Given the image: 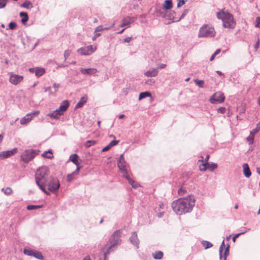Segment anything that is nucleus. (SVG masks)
<instances>
[{"instance_id":"obj_1","label":"nucleus","mask_w":260,"mask_h":260,"mask_svg":"<svg viewBox=\"0 0 260 260\" xmlns=\"http://www.w3.org/2000/svg\"><path fill=\"white\" fill-rule=\"evenodd\" d=\"M195 200L193 196L180 198L174 201L172 207L174 211L178 215L190 212L194 206Z\"/></svg>"},{"instance_id":"obj_2","label":"nucleus","mask_w":260,"mask_h":260,"mask_svg":"<svg viewBox=\"0 0 260 260\" xmlns=\"http://www.w3.org/2000/svg\"><path fill=\"white\" fill-rule=\"evenodd\" d=\"M49 175V169L45 166L39 168L35 174V181L39 188L46 194H49V192L46 188V184Z\"/></svg>"},{"instance_id":"obj_3","label":"nucleus","mask_w":260,"mask_h":260,"mask_svg":"<svg viewBox=\"0 0 260 260\" xmlns=\"http://www.w3.org/2000/svg\"><path fill=\"white\" fill-rule=\"evenodd\" d=\"M121 231L120 230H116L112 234L109 241L103 248L105 258L107 255L114 250L121 243Z\"/></svg>"},{"instance_id":"obj_4","label":"nucleus","mask_w":260,"mask_h":260,"mask_svg":"<svg viewBox=\"0 0 260 260\" xmlns=\"http://www.w3.org/2000/svg\"><path fill=\"white\" fill-rule=\"evenodd\" d=\"M217 17L221 19L223 22V25L226 28H234L235 25V22L232 15L229 13L221 10L217 13Z\"/></svg>"},{"instance_id":"obj_5","label":"nucleus","mask_w":260,"mask_h":260,"mask_svg":"<svg viewBox=\"0 0 260 260\" xmlns=\"http://www.w3.org/2000/svg\"><path fill=\"white\" fill-rule=\"evenodd\" d=\"M39 150L26 149L21 153V159L24 162L27 163L39 154Z\"/></svg>"},{"instance_id":"obj_6","label":"nucleus","mask_w":260,"mask_h":260,"mask_svg":"<svg viewBox=\"0 0 260 260\" xmlns=\"http://www.w3.org/2000/svg\"><path fill=\"white\" fill-rule=\"evenodd\" d=\"M214 28L208 25H204L199 30V37H212L215 35Z\"/></svg>"},{"instance_id":"obj_7","label":"nucleus","mask_w":260,"mask_h":260,"mask_svg":"<svg viewBox=\"0 0 260 260\" xmlns=\"http://www.w3.org/2000/svg\"><path fill=\"white\" fill-rule=\"evenodd\" d=\"M10 83L14 85H17L20 84L24 79V77L22 75L16 74L13 72L9 73Z\"/></svg>"},{"instance_id":"obj_8","label":"nucleus","mask_w":260,"mask_h":260,"mask_svg":"<svg viewBox=\"0 0 260 260\" xmlns=\"http://www.w3.org/2000/svg\"><path fill=\"white\" fill-rule=\"evenodd\" d=\"M225 100V96L221 91H217L215 92L212 97L210 99L209 101L212 104L221 103Z\"/></svg>"},{"instance_id":"obj_9","label":"nucleus","mask_w":260,"mask_h":260,"mask_svg":"<svg viewBox=\"0 0 260 260\" xmlns=\"http://www.w3.org/2000/svg\"><path fill=\"white\" fill-rule=\"evenodd\" d=\"M40 114V111L36 110L32 112L27 114L24 117L20 120V124L25 125L31 121L34 117H37Z\"/></svg>"},{"instance_id":"obj_10","label":"nucleus","mask_w":260,"mask_h":260,"mask_svg":"<svg viewBox=\"0 0 260 260\" xmlns=\"http://www.w3.org/2000/svg\"><path fill=\"white\" fill-rule=\"evenodd\" d=\"M117 166L121 173L123 174V175H126L128 173L126 167V162L124 160L123 154H121L120 155L117 164Z\"/></svg>"},{"instance_id":"obj_11","label":"nucleus","mask_w":260,"mask_h":260,"mask_svg":"<svg viewBox=\"0 0 260 260\" xmlns=\"http://www.w3.org/2000/svg\"><path fill=\"white\" fill-rule=\"evenodd\" d=\"M48 190L51 192L57 190L60 186L59 181L56 178H52L48 183Z\"/></svg>"},{"instance_id":"obj_12","label":"nucleus","mask_w":260,"mask_h":260,"mask_svg":"<svg viewBox=\"0 0 260 260\" xmlns=\"http://www.w3.org/2000/svg\"><path fill=\"white\" fill-rule=\"evenodd\" d=\"M199 169L201 171H205L208 170L210 171H214L217 168V165L215 163L201 164L199 166Z\"/></svg>"},{"instance_id":"obj_13","label":"nucleus","mask_w":260,"mask_h":260,"mask_svg":"<svg viewBox=\"0 0 260 260\" xmlns=\"http://www.w3.org/2000/svg\"><path fill=\"white\" fill-rule=\"evenodd\" d=\"M24 253L26 255L34 256L36 258L40 259H43V256L42 253L40 251L30 249H25L24 250Z\"/></svg>"},{"instance_id":"obj_14","label":"nucleus","mask_w":260,"mask_h":260,"mask_svg":"<svg viewBox=\"0 0 260 260\" xmlns=\"http://www.w3.org/2000/svg\"><path fill=\"white\" fill-rule=\"evenodd\" d=\"M70 160L72 161L76 166L77 169L75 171V174H78L80 167H79L80 162H79V156L76 154H72L70 157Z\"/></svg>"},{"instance_id":"obj_15","label":"nucleus","mask_w":260,"mask_h":260,"mask_svg":"<svg viewBox=\"0 0 260 260\" xmlns=\"http://www.w3.org/2000/svg\"><path fill=\"white\" fill-rule=\"evenodd\" d=\"M30 72L35 73L36 76L40 77L42 76L45 72V70L43 68H35L29 69Z\"/></svg>"},{"instance_id":"obj_16","label":"nucleus","mask_w":260,"mask_h":260,"mask_svg":"<svg viewBox=\"0 0 260 260\" xmlns=\"http://www.w3.org/2000/svg\"><path fill=\"white\" fill-rule=\"evenodd\" d=\"M17 152V149L16 148H15L11 150L2 152L0 155L3 158H8L13 155Z\"/></svg>"},{"instance_id":"obj_17","label":"nucleus","mask_w":260,"mask_h":260,"mask_svg":"<svg viewBox=\"0 0 260 260\" xmlns=\"http://www.w3.org/2000/svg\"><path fill=\"white\" fill-rule=\"evenodd\" d=\"M135 18L126 17L124 18L122 20V23L120 25L121 27H124L129 25L131 23L135 21Z\"/></svg>"},{"instance_id":"obj_18","label":"nucleus","mask_w":260,"mask_h":260,"mask_svg":"<svg viewBox=\"0 0 260 260\" xmlns=\"http://www.w3.org/2000/svg\"><path fill=\"white\" fill-rule=\"evenodd\" d=\"M80 72L82 74L84 75H94L97 72V70L94 68H89V69H83L81 68L80 69Z\"/></svg>"},{"instance_id":"obj_19","label":"nucleus","mask_w":260,"mask_h":260,"mask_svg":"<svg viewBox=\"0 0 260 260\" xmlns=\"http://www.w3.org/2000/svg\"><path fill=\"white\" fill-rule=\"evenodd\" d=\"M69 106V103L68 101L65 100L63 101L60 104L59 108L58 109L62 114H64V113L67 111L68 107Z\"/></svg>"},{"instance_id":"obj_20","label":"nucleus","mask_w":260,"mask_h":260,"mask_svg":"<svg viewBox=\"0 0 260 260\" xmlns=\"http://www.w3.org/2000/svg\"><path fill=\"white\" fill-rule=\"evenodd\" d=\"M123 176L127 180L129 183L133 187L137 188L139 187V184L129 177L128 173L126 175H123Z\"/></svg>"},{"instance_id":"obj_21","label":"nucleus","mask_w":260,"mask_h":260,"mask_svg":"<svg viewBox=\"0 0 260 260\" xmlns=\"http://www.w3.org/2000/svg\"><path fill=\"white\" fill-rule=\"evenodd\" d=\"M62 115L63 114H62V113H61V112L57 109L52 113L48 114L47 116L55 119H58L59 117Z\"/></svg>"},{"instance_id":"obj_22","label":"nucleus","mask_w":260,"mask_h":260,"mask_svg":"<svg viewBox=\"0 0 260 260\" xmlns=\"http://www.w3.org/2000/svg\"><path fill=\"white\" fill-rule=\"evenodd\" d=\"M158 74V71L156 69H152L144 73L145 76L147 77H155Z\"/></svg>"},{"instance_id":"obj_23","label":"nucleus","mask_w":260,"mask_h":260,"mask_svg":"<svg viewBox=\"0 0 260 260\" xmlns=\"http://www.w3.org/2000/svg\"><path fill=\"white\" fill-rule=\"evenodd\" d=\"M131 243L136 246H138L139 244V240L138 238L137 234L136 232H133L130 238Z\"/></svg>"},{"instance_id":"obj_24","label":"nucleus","mask_w":260,"mask_h":260,"mask_svg":"<svg viewBox=\"0 0 260 260\" xmlns=\"http://www.w3.org/2000/svg\"><path fill=\"white\" fill-rule=\"evenodd\" d=\"M243 172L244 175L246 177L248 178L251 176V172L248 165L247 164H244L243 165Z\"/></svg>"},{"instance_id":"obj_25","label":"nucleus","mask_w":260,"mask_h":260,"mask_svg":"<svg viewBox=\"0 0 260 260\" xmlns=\"http://www.w3.org/2000/svg\"><path fill=\"white\" fill-rule=\"evenodd\" d=\"M163 8L166 10H170L173 7L172 0H166L163 4Z\"/></svg>"},{"instance_id":"obj_26","label":"nucleus","mask_w":260,"mask_h":260,"mask_svg":"<svg viewBox=\"0 0 260 260\" xmlns=\"http://www.w3.org/2000/svg\"><path fill=\"white\" fill-rule=\"evenodd\" d=\"M87 100V99L86 97L83 96L81 98L79 102L76 105L75 108L78 109L82 107L83 105L86 103Z\"/></svg>"},{"instance_id":"obj_27","label":"nucleus","mask_w":260,"mask_h":260,"mask_svg":"<svg viewBox=\"0 0 260 260\" xmlns=\"http://www.w3.org/2000/svg\"><path fill=\"white\" fill-rule=\"evenodd\" d=\"M42 156L44 158L51 159L53 157L52 152L51 150L45 151L42 154Z\"/></svg>"},{"instance_id":"obj_28","label":"nucleus","mask_w":260,"mask_h":260,"mask_svg":"<svg viewBox=\"0 0 260 260\" xmlns=\"http://www.w3.org/2000/svg\"><path fill=\"white\" fill-rule=\"evenodd\" d=\"M78 52L81 55H90V52H89L86 47L80 48L78 50Z\"/></svg>"},{"instance_id":"obj_29","label":"nucleus","mask_w":260,"mask_h":260,"mask_svg":"<svg viewBox=\"0 0 260 260\" xmlns=\"http://www.w3.org/2000/svg\"><path fill=\"white\" fill-rule=\"evenodd\" d=\"M20 17H22L21 22L23 24H25L28 20V16L26 13L21 12L20 13Z\"/></svg>"},{"instance_id":"obj_30","label":"nucleus","mask_w":260,"mask_h":260,"mask_svg":"<svg viewBox=\"0 0 260 260\" xmlns=\"http://www.w3.org/2000/svg\"><path fill=\"white\" fill-rule=\"evenodd\" d=\"M151 96V94L149 91L143 92L140 93L139 96V100H141L144 98L146 97H150Z\"/></svg>"},{"instance_id":"obj_31","label":"nucleus","mask_w":260,"mask_h":260,"mask_svg":"<svg viewBox=\"0 0 260 260\" xmlns=\"http://www.w3.org/2000/svg\"><path fill=\"white\" fill-rule=\"evenodd\" d=\"M162 256L163 253L160 251L155 252L153 254V256L154 258L156 259H161L162 257Z\"/></svg>"},{"instance_id":"obj_32","label":"nucleus","mask_w":260,"mask_h":260,"mask_svg":"<svg viewBox=\"0 0 260 260\" xmlns=\"http://www.w3.org/2000/svg\"><path fill=\"white\" fill-rule=\"evenodd\" d=\"M202 245L205 249H207L212 247L213 245L212 243L208 241H204L202 242Z\"/></svg>"},{"instance_id":"obj_33","label":"nucleus","mask_w":260,"mask_h":260,"mask_svg":"<svg viewBox=\"0 0 260 260\" xmlns=\"http://www.w3.org/2000/svg\"><path fill=\"white\" fill-rule=\"evenodd\" d=\"M96 144V142L94 140H88L86 142L85 146L88 148L91 146H93Z\"/></svg>"},{"instance_id":"obj_34","label":"nucleus","mask_w":260,"mask_h":260,"mask_svg":"<svg viewBox=\"0 0 260 260\" xmlns=\"http://www.w3.org/2000/svg\"><path fill=\"white\" fill-rule=\"evenodd\" d=\"M229 253H230V250H229V246L225 248V249L224 250V254H223V260L226 259L227 256L229 255Z\"/></svg>"},{"instance_id":"obj_35","label":"nucleus","mask_w":260,"mask_h":260,"mask_svg":"<svg viewBox=\"0 0 260 260\" xmlns=\"http://www.w3.org/2000/svg\"><path fill=\"white\" fill-rule=\"evenodd\" d=\"M59 87V84L57 83H54L53 84V88H54V91L51 92L50 94L54 95L55 93L57 91L58 88Z\"/></svg>"},{"instance_id":"obj_36","label":"nucleus","mask_w":260,"mask_h":260,"mask_svg":"<svg viewBox=\"0 0 260 260\" xmlns=\"http://www.w3.org/2000/svg\"><path fill=\"white\" fill-rule=\"evenodd\" d=\"M89 52H90V54L96 50V47H93L92 45H89L86 47Z\"/></svg>"},{"instance_id":"obj_37","label":"nucleus","mask_w":260,"mask_h":260,"mask_svg":"<svg viewBox=\"0 0 260 260\" xmlns=\"http://www.w3.org/2000/svg\"><path fill=\"white\" fill-rule=\"evenodd\" d=\"M194 82L199 87L203 88L204 87V82L203 80H195Z\"/></svg>"},{"instance_id":"obj_38","label":"nucleus","mask_w":260,"mask_h":260,"mask_svg":"<svg viewBox=\"0 0 260 260\" xmlns=\"http://www.w3.org/2000/svg\"><path fill=\"white\" fill-rule=\"evenodd\" d=\"M41 207H42V206L29 205L27 207V209L28 210H31L40 208Z\"/></svg>"},{"instance_id":"obj_39","label":"nucleus","mask_w":260,"mask_h":260,"mask_svg":"<svg viewBox=\"0 0 260 260\" xmlns=\"http://www.w3.org/2000/svg\"><path fill=\"white\" fill-rule=\"evenodd\" d=\"M109 28H110V27H106L104 28L103 26L100 25V26H98L96 28L95 32H96L98 31H102L104 29L107 30V29H109Z\"/></svg>"},{"instance_id":"obj_40","label":"nucleus","mask_w":260,"mask_h":260,"mask_svg":"<svg viewBox=\"0 0 260 260\" xmlns=\"http://www.w3.org/2000/svg\"><path fill=\"white\" fill-rule=\"evenodd\" d=\"M22 7L27 9H30L32 7V6L29 2H25L22 4Z\"/></svg>"},{"instance_id":"obj_41","label":"nucleus","mask_w":260,"mask_h":260,"mask_svg":"<svg viewBox=\"0 0 260 260\" xmlns=\"http://www.w3.org/2000/svg\"><path fill=\"white\" fill-rule=\"evenodd\" d=\"M202 159H200L199 161L201 162L202 164H207L208 163V160H209V155H207L205 159V160H204L203 159V156H201Z\"/></svg>"},{"instance_id":"obj_42","label":"nucleus","mask_w":260,"mask_h":260,"mask_svg":"<svg viewBox=\"0 0 260 260\" xmlns=\"http://www.w3.org/2000/svg\"><path fill=\"white\" fill-rule=\"evenodd\" d=\"M77 174H75V172H74L72 174L68 175V176H67V181H69V182L71 181L74 179L73 176L74 175H77Z\"/></svg>"},{"instance_id":"obj_43","label":"nucleus","mask_w":260,"mask_h":260,"mask_svg":"<svg viewBox=\"0 0 260 260\" xmlns=\"http://www.w3.org/2000/svg\"><path fill=\"white\" fill-rule=\"evenodd\" d=\"M7 0H0V9L4 8L6 6Z\"/></svg>"},{"instance_id":"obj_44","label":"nucleus","mask_w":260,"mask_h":260,"mask_svg":"<svg viewBox=\"0 0 260 260\" xmlns=\"http://www.w3.org/2000/svg\"><path fill=\"white\" fill-rule=\"evenodd\" d=\"M253 139H254V136L251 135H250L249 136H248L247 138V140L249 144H251L253 143Z\"/></svg>"},{"instance_id":"obj_45","label":"nucleus","mask_w":260,"mask_h":260,"mask_svg":"<svg viewBox=\"0 0 260 260\" xmlns=\"http://www.w3.org/2000/svg\"><path fill=\"white\" fill-rule=\"evenodd\" d=\"M118 143L119 141L113 140L109 144L111 146V147H112L113 146L116 145Z\"/></svg>"},{"instance_id":"obj_46","label":"nucleus","mask_w":260,"mask_h":260,"mask_svg":"<svg viewBox=\"0 0 260 260\" xmlns=\"http://www.w3.org/2000/svg\"><path fill=\"white\" fill-rule=\"evenodd\" d=\"M217 111L220 113H225L226 112V109L224 107H220L217 109Z\"/></svg>"},{"instance_id":"obj_47","label":"nucleus","mask_w":260,"mask_h":260,"mask_svg":"<svg viewBox=\"0 0 260 260\" xmlns=\"http://www.w3.org/2000/svg\"><path fill=\"white\" fill-rule=\"evenodd\" d=\"M16 27V23L14 22H11L9 24V28L11 29H14Z\"/></svg>"},{"instance_id":"obj_48","label":"nucleus","mask_w":260,"mask_h":260,"mask_svg":"<svg viewBox=\"0 0 260 260\" xmlns=\"http://www.w3.org/2000/svg\"><path fill=\"white\" fill-rule=\"evenodd\" d=\"M259 130V127L255 128L250 132V135L254 136V135L257 133Z\"/></svg>"},{"instance_id":"obj_49","label":"nucleus","mask_w":260,"mask_h":260,"mask_svg":"<svg viewBox=\"0 0 260 260\" xmlns=\"http://www.w3.org/2000/svg\"><path fill=\"white\" fill-rule=\"evenodd\" d=\"M223 247H224V241L222 242V244L221 245V246L219 248V253H220V258L222 257V249H223Z\"/></svg>"},{"instance_id":"obj_50","label":"nucleus","mask_w":260,"mask_h":260,"mask_svg":"<svg viewBox=\"0 0 260 260\" xmlns=\"http://www.w3.org/2000/svg\"><path fill=\"white\" fill-rule=\"evenodd\" d=\"M185 4L184 0H178V2L177 4V7H180L181 6H183Z\"/></svg>"},{"instance_id":"obj_51","label":"nucleus","mask_w":260,"mask_h":260,"mask_svg":"<svg viewBox=\"0 0 260 260\" xmlns=\"http://www.w3.org/2000/svg\"><path fill=\"white\" fill-rule=\"evenodd\" d=\"M256 24L255 26L257 27H260V17H258L256 19Z\"/></svg>"},{"instance_id":"obj_52","label":"nucleus","mask_w":260,"mask_h":260,"mask_svg":"<svg viewBox=\"0 0 260 260\" xmlns=\"http://www.w3.org/2000/svg\"><path fill=\"white\" fill-rule=\"evenodd\" d=\"M111 148V146L109 145V144H108L107 146L104 147L102 149V152H105V151L109 150Z\"/></svg>"},{"instance_id":"obj_53","label":"nucleus","mask_w":260,"mask_h":260,"mask_svg":"<svg viewBox=\"0 0 260 260\" xmlns=\"http://www.w3.org/2000/svg\"><path fill=\"white\" fill-rule=\"evenodd\" d=\"M259 41H260L259 40H258L254 46V48L255 51H256L258 48V46L260 43Z\"/></svg>"},{"instance_id":"obj_54","label":"nucleus","mask_w":260,"mask_h":260,"mask_svg":"<svg viewBox=\"0 0 260 260\" xmlns=\"http://www.w3.org/2000/svg\"><path fill=\"white\" fill-rule=\"evenodd\" d=\"M178 193L180 196H182L184 193V191L182 188H180L178 191Z\"/></svg>"},{"instance_id":"obj_55","label":"nucleus","mask_w":260,"mask_h":260,"mask_svg":"<svg viewBox=\"0 0 260 260\" xmlns=\"http://www.w3.org/2000/svg\"><path fill=\"white\" fill-rule=\"evenodd\" d=\"M243 233H242V234H243ZM241 233H240V234H236L234 236V237H233V241L234 242H235L236 241V239L239 237V236L241 234Z\"/></svg>"},{"instance_id":"obj_56","label":"nucleus","mask_w":260,"mask_h":260,"mask_svg":"<svg viewBox=\"0 0 260 260\" xmlns=\"http://www.w3.org/2000/svg\"><path fill=\"white\" fill-rule=\"evenodd\" d=\"M132 39V37H127L124 39V42L126 43H129Z\"/></svg>"},{"instance_id":"obj_57","label":"nucleus","mask_w":260,"mask_h":260,"mask_svg":"<svg viewBox=\"0 0 260 260\" xmlns=\"http://www.w3.org/2000/svg\"><path fill=\"white\" fill-rule=\"evenodd\" d=\"M101 35V34L98 33L97 32H95L94 36L92 38V40L93 41L95 40L97 37H99Z\"/></svg>"},{"instance_id":"obj_58","label":"nucleus","mask_w":260,"mask_h":260,"mask_svg":"<svg viewBox=\"0 0 260 260\" xmlns=\"http://www.w3.org/2000/svg\"><path fill=\"white\" fill-rule=\"evenodd\" d=\"M166 64H160L158 66V68L159 69H164L165 68H166Z\"/></svg>"},{"instance_id":"obj_59","label":"nucleus","mask_w":260,"mask_h":260,"mask_svg":"<svg viewBox=\"0 0 260 260\" xmlns=\"http://www.w3.org/2000/svg\"><path fill=\"white\" fill-rule=\"evenodd\" d=\"M50 90H51V87H45L44 88V91L45 92L49 91L50 93L51 92Z\"/></svg>"},{"instance_id":"obj_60","label":"nucleus","mask_w":260,"mask_h":260,"mask_svg":"<svg viewBox=\"0 0 260 260\" xmlns=\"http://www.w3.org/2000/svg\"><path fill=\"white\" fill-rule=\"evenodd\" d=\"M70 51L69 50H66L65 52H64V56L66 58L67 57H68L70 55Z\"/></svg>"},{"instance_id":"obj_61","label":"nucleus","mask_w":260,"mask_h":260,"mask_svg":"<svg viewBox=\"0 0 260 260\" xmlns=\"http://www.w3.org/2000/svg\"><path fill=\"white\" fill-rule=\"evenodd\" d=\"M220 52V49H218L216 50V51L214 53V55H217Z\"/></svg>"},{"instance_id":"obj_62","label":"nucleus","mask_w":260,"mask_h":260,"mask_svg":"<svg viewBox=\"0 0 260 260\" xmlns=\"http://www.w3.org/2000/svg\"><path fill=\"white\" fill-rule=\"evenodd\" d=\"M148 82H149V83H154L155 81L153 79H150V80H148L146 83L147 84H149Z\"/></svg>"},{"instance_id":"obj_63","label":"nucleus","mask_w":260,"mask_h":260,"mask_svg":"<svg viewBox=\"0 0 260 260\" xmlns=\"http://www.w3.org/2000/svg\"><path fill=\"white\" fill-rule=\"evenodd\" d=\"M216 73L219 75V76H223L224 74L220 71H216Z\"/></svg>"},{"instance_id":"obj_64","label":"nucleus","mask_w":260,"mask_h":260,"mask_svg":"<svg viewBox=\"0 0 260 260\" xmlns=\"http://www.w3.org/2000/svg\"><path fill=\"white\" fill-rule=\"evenodd\" d=\"M215 55H214V54H213L211 56V58H210V61H212V60H214V58H215Z\"/></svg>"}]
</instances>
